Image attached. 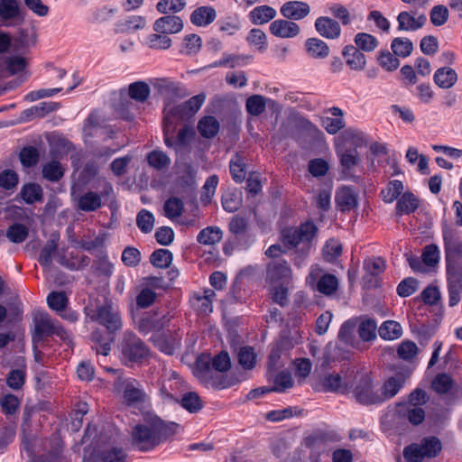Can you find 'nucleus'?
Masks as SVG:
<instances>
[{"label": "nucleus", "mask_w": 462, "mask_h": 462, "mask_svg": "<svg viewBox=\"0 0 462 462\" xmlns=\"http://www.w3.org/2000/svg\"><path fill=\"white\" fill-rule=\"evenodd\" d=\"M237 359L239 365L244 369H253L255 365L256 362V354L254 351V348L251 346H243L239 349L237 353Z\"/></svg>", "instance_id": "nucleus-59"}, {"label": "nucleus", "mask_w": 462, "mask_h": 462, "mask_svg": "<svg viewBox=\"0 0 462 462\" xmlns=\"http://www.w3.org/2000/svg\"><path fill=\"white\" fill-rule=\"evenodd\" d=\"M100 206V196L92 191L87 192L78 199V208L83 211H94Z\"/></svg>", "instance_id": "nucleus-48"}, {"label": "nucleus", "mask_w": 462, "mask_h": 462, "mask_svg": "<svg viewBox=\"0 0 462 462\" xmlns=\"http://www.w3.org/2000/svg\"><path fill=\"white\" fill-rule=\"evenodd\" d=\"M292 276L290 263L283 259H273L266 265L264 279L267 285L291 283Z\"/></svg>", "instance_id": "nucleus-12"}, {"label": "nucleus", "mask_w": 462, "mask_h": 462, "mask_svg": "<svg viewBox=\"0 0 462 462\" xmlns=\"http://www.w3.org/2000/svg\"><path fill=\"white\" fill-rule=\"evenodd\" d=\"M433 79L439 88H449L456 84L457 75L455 69L449 67H442L435 71Z\"/></svg>", "instance_id": "nucleus-34"}, {"label": "nucleus", "mask_w": 462, "mask_h": 462, "mask_svg": "<svg viewBox=\"0 0 462 462\" xmlns=\"http://www.w3.org/2000/svg\"><path fill=\"white\" fill-rule=\"evenodd\" d=\"M84 462H115L116 442L113 433L100 431L92 445L85 449Z\"/></svg>", "instance_id": "nucleus-5"}, {"label": "nucleus", "mask_w": 462, "mask_h": 462, "mask_svg": "<svg viewBox=\"0 0 462 462\" xmlns=\"http://www.w3.org/2000/svg\"><path fill=\"white\" fill-rule=\"evenodd\" d=\"M270 32L279 38H293L300 32V26L289 19H278L271 23L269 26Z\"/></svg>", "instance_id": "nucleus-20"}, {"label": "nucleus", "mask_w": 462, "mask_h": 462, "mask_svg": "<svg viewBox=\"0 0 462 462\" xmlns=\"http://www.w3.org/2000/svg\"><path fill=\"white\" fill-rule=\"evenodd\" d=\"M354 42L357 49L366 52L374 51L379 44L378 40L374 35L366 32L356 33Z\"/></svg>", "instance_id": "nucleus-50"}, {"label": "nucleus", "mask_w": 462, "mask_h": 462, "mask_svg": "<svg viewBox=\"0 0 462 462\" xmlns=\"http://www.w3.org/2000/svg\"><path fill=\"white\" fill-rule=\"evenodd\" d=\"M117 387L123 390L124 400L128 406H136L146 402L147 394L137 380L123 378L117 374Z\"/></svg>", "instance_id": "nucleus-14"}, {"label": "nucleus", "mask_w": 462, "mask_h": 462, "mask_svg": "<svg viewBox=\"0 0 462 462\" xmlns=\"http://www.w3.org/2000/svg\"><path fill=\"white\" fill-rule=\"evenodd\" d=\"M406 376L402 373H398L389 377L383 384L379 393L381 403L394 397L403 387Z\"/></svg>", "instance_id": "nucleus-25"}, {"label": "nucleus", "mask_w": 462, "mask_h": 462, "mask_svg": "<svg viewBox=\"0 0 462 462\" xmlns=\"http://www.w3.org/2000/svg\"><path fill=\"white\" fill-rule=\"evenodd\" d=\"M399 32H416L427 23L428 18L425 14H418L416 10L402 11L396 17Z\"/></svg>", "instance_id": "nucleus-15"}, {"label": "nucleus", "mask_w": 462, "mask_h": 462, "mask_svg": "<svg viewBox=\"0 0 462 462\" xmlns=\"http://www.w3.org/2000/svg\"><path fill=\"white\" fill-rule=\"evenodd\" d=\"M306 282L313 290L325 296L335 294L339 286L337 276L331 273H325L324 270L318 264L310 266Z\"/></svg>", "instance_id": "nucleus-8"}, {"label": "nucleus", "mask_w": 462, "mask_h": 462, "mask_svg": "<svg viewBox=\"0 0 462 462\" xmlns=\"http://www.w3.org/2000/svg\"><path fill=\"white\" fill-rule=\"evenodd\" d=\"M150 87L143 81L131 83L128 87V95L132 99L144 102L150 96Z\"/></svg>", "instance_id": "nucleus-51"}, {"label": "nucleus", "mask_w": 462, "mask_h": 462, "mask_svg": "<svg viewBox=\"0 0 462 462\" xmlns=\"http://www.w3.org/2000/svg\"><path fill=\"white\" fill-rule=\"evenodd\" d=\"M217 12L212 6H199L196 8L190 14V22L199 27H206L215 21Z\"/></svg>", "instance_id": "nucleus-30"}, {"label": "nucleus", "mask_w": 462, "mask_h": 462, "mask_svg": "<svg viewBox=\"0 0 462 462\" xmlns=\"http://www.w3.org/2000/svg\"><path fill=\"white\" fill-rule=\"evenodd\" d=\"M280 12L286 19L296 21L308 16L310 13V7L305 2L289 1L282 5Z\"/></svg>", "instance_id": "nucleus-22"}, {"label": "nucleus", "mask_w": 462, "mask_h": 462, "mask_svg": "<svg viewBox=\"0 0 462 462\" xmlns=\"http://www.w3.org/2000/svg\"><path fill=\"white\" fill-rule=\"evenodd\" d=\"M231 361L227 352L221 351L209 362L199 361L197 364L196 375L207 387L226 388V384L223 376L218 373H224L230 369Z\"/></svg>", "instance_id": "nucleus-3"}, {"label": "nucleus", "mask_w": 462, "mask_h": 462, "mask_svg": "<svg viewBox=\"0 0 462 462\" xmlns=\"http://www.w3.org/2000/svg\"><path fill=\"white\" fill-rule=\"evenodd\" d=\"M33 341H40L44 337L57 335L61 339H67L68 334L64 328L53 320L46 312H36L33 317Z\"/></svg>", "instance_id": "nucleus-9"}, {"label": "nucleus", "mask_w": 462, "mask_h": 462, "mask_svg": "<svg viewBox=\"0 0 462 462\" xmlns=\"http://www.w3.org/2000/svg\"><path fill=\"white\" fill-rule=\"evenodd\" d=\"M186 5V0H160L156 4V10L163 14H176L181 12Z\"/></svg>", "instance_id": "nucleus-52"}, {"label": "nucleus", "mask_w": 462, "mask_h": 462, "mask_svg": "<svg viewBox=\"0 0 462 462\" xmlns=\"http://www.w3.org/2000/svg\"><path fill=\"white\" fill-rule=\"evenodd\" d=\"M315 29L320 36L326 39L335 40L341 34L338 22L328 16L318 17L315 21Z\"/></svg>", "instance_id": "nucleus-21"}, {"label": "nucleus", "mask_w": 462, "mask_h": 462, "mask_svg": "<svg viewBox=\"0 0 462 462\" xmlns=\"http://www.w3.org/2000/svg\"><path fill=\"white\" fill-rule=\"evenodd\" d=\"M453 385L452 377L446 373L439 374L432 381V389L440 394L447 393L452 389Z\"/></svg>", "instance_id": "nucleus-62"}, {"label": "nucleus", "mask_w": 462, "mask_h": 462, "mask_svg": "<svg viewBox=\"0 0 462 462\" xmlns=\"http://www.w3.org/2000/svg\"><path fill=\"white\" fill-rule=\"evenodd\" d=\"M97 321L101 327L93 332L92 339L98 344L97 354L106 356L111 350L110 344L115 339L116 331V318L112 305L103 306L97 310Z\"/></svg>", "instance_id": "nucleus-4"}, {"label": "nucleus", "mask_w": 462, "mask_h": 462, "mask_svg": "<svg viewBox=\"0 0 462 462\" xmlns=\"http://www.w3.org/2000/svg\"><path fill=\"white\" fill-rule=\"evenodd\" d=\"M318 228L311 221L301 224L299 227H288L282 230V236L284 244L297 246L300 243L310 244L316 236Z\"/></svg>", "instance_id": "nucleus-11"}, {"label": "nucleus", "mask_w": 462, "mask_h": 462, "mask_svg": "<svg viewBox=\"0 0 462 462\" xmlns=\"http://www.w3.org/2000/svg\"><path fill=\"white\" fill-rule=\"evenodd\" d=\"M346 65L354 70H363L366 65V58L359 49L353 45H346L342 52Z\"/></svg>", "instance_id": "nucleus-29"}, {"label": "nucleus", "mask_w": 462, "mask_h": 462, "mask_svg": "<svg viewBox=\"0 0 462 462\" xmlns=\"http://www.w3.org/2000/svg\"><path fill=\"white\" fill-rule=\"evenodd\" d=\"M418 199L411 192L402 194L396 204V211L400 215H408L419 208Z\"/></svg>", "instance_id": "nucleus-41"}, {"label": "nucleus", "mask_w": 462, "mask_h": 462, "mask_svg": "<svg viewBox=\"0 0 462 462\" xmlns=\"http://www.w3.org/2000/svg\"><path fill=\"white\" fill-rule=\"evenodd\" d=\"M201 44L202 40L198 34L192 33L186 35L183 40V46L180 51L185 55L196 54L200 51Z\"/></svg>", "instance_id": "nucleus-63"}, {"label": "nucleus", "mask_w": 462, "mask_h": 462, "mask_svg": "<svg viewBox=\"0 0 462 462\" xmlns=\"http://www.w3.org/2000/svg\"><path fill=\"white\" fill-rule=\"evenodd\" d=\"M290 283H280L276 285H268L270 294L273 302L282 307L287 306L289 303L288 285Z\"/></svg>", "instance_id": "nucleus-53"}, {"label": "nucleus", "mask_w": 462, "mask_h": 462, "mask_svg": "<svg viewBox=\"0 0 462 462\" xmlns=\"http://www.w3.org/2000/svg\"><path fill=\"white\" fill-rule=\"evenodd\" d=\"M377 323L374 319H363L358 325V335L363 341H372L376 338Z\"/></svg>", "instance_id": "nucleus-44"}, {"label": "nucleus", "mask_w": 462, "mask_h": 462, "mask_svg": "<svg viewBox=\"0 0 462 462\" xmlns=\"http://www.w3.org/2000/svg\"><path fill=\"white\" fill-rule=\"evenodd\" d=\"M267 100L261 95L250 96L245 102L247 113L253 116H259L265 111Z\"/></svg>", "instance_id": "nucleus-46"}, {"label": "nucleus", "mask_w": 462, "mask_h": 462, "mask_svg": "<svg viewBox=\"0 0 462 462\" xmlns=\"http://www.w3.org/2000/svg\"><path fill=\"white\" fill-rule=\"evenodd\" d=\"M154 216L147 209H142L136 217V225L145 234L152 232L154 226Z\"/></svg>", "instance_id": "nucleus-64"}, {"label": "nucleus", "mask_w": 462, "mask_h": 462, "mask_svg": "<svg viewBox=\"0 0 462 462\" xmlns=\"http://www.w3.org/2000/svg\"><path fill=\"white\" fill-rule=\"evenodd\" d=\"M169 322L170 318L167 316L157 318L155 315L149 314L140 319L137 324V329L143 335H147L150 332H153V334L159 333Z\"/></svg>", "instance_id": "nucleus-23"}, {"label": "nucleus", "mask_w": 462, "mask_h": 462, "mask_svg": "<svg viewBox=\"0 0 462 462\" xmlns=\"http://www.w3.org/2000/svg\"><path fill=\"white\" fill-rule=\"evenodd\" d=\"M340 440V437L334 431H323L318 430L313 432L310 437L307 438V445L309 447H314L317 443H328L337 442Z\"/></svg>", "instance_id": "nucleus-54"}, {"label": "nucleus", "mask_w": 462, "mask_h": 462, "mask_svg": "<svg viewBox=\"0 0 462 462\" xmlns=\"http://www.w3.org/2000/svg\"><path fill=\"white\" fill-rule=\"evenodd\" d=\"M180 404L185 410L191 413L198 412L203 407L200 397L194 392H189L183 394Z\"/></svg>", "instance_id": "nucleus-61"}, {"label": "nucleus", "mask_w": 462, "mask_h": 462, "mask_svg": "<svg viewBox=\"0 0 462 462\" xmlns=\"http://www.w3.org/2000/svg\"><path fill=\"white\" fill-rule=\"evenodd\" d=\"M179 124L178 121L171 118L170 116L164 114L163 117V142L168 148L174 149L177 152L180 148L177 143V140H174V133L176 130V126Z\"/></svg>", "instance_id": "nucleus-35"}, {"label": "nucleus", "mask_w": 462, "mask_h": 462, "mask_svg": "<svg viewBox=\"0 0 462 462\" xmlns=\"http://www.w3.org/2000/svg\"><path fill=\"white\" fill-rule=\"evenodd\" d=\"M184 27L183 21L176 15L165 14L155 20L153 23V31L162 34H175L182 31Z\"/></svg>", "instance_id": "nucleus-19"}, {"label": "nucleus", "mask_w": 462, "mask_h": 462, "mask_svg": "<svg viewBox=\"0 0 462 462\" xmlns=\"http://www.w3.org/2000/svg\"><path fill=\"white\" fill-rule=\"evenodd\" d=\"M379 336L385 340H394L402 335V326L394 320H386L378 328Z\"/></svg>", "instance_id": "nucleus-40"}, {"label": "nucleus", "mask_w": 462, "mask_h": 462, "mask_svg": "<svg viewBox=\"0 0 462 462\" xmlns=\"http://www.w3.org/2000/svg\"><path fill=\"white\" fill-rule=\"evenodd\" d=\"M122 355L130 362L141 363L149 358L151 351L134 333H127L122 343Z\"/></svg>", "instance_id": "nucleus-10"}, {"label": "nucleus", "mask_w": 462, "mask_h": 462, "mask_svg": "<svg viewBox=\"0 0 462 462\" xmlns=\"http://www.w3.org/2000/svg\"><path fill=\"white\" fill-rule=\"evenodd\" d=\"M328 112L333 116H335V118L328 116L324 117L321 120V125L329 134H336L340 130H342L346 125L344 120V112L341 108L337 106L330 107L328 109Z\"/></svg>", "instance_id": "nucleus-26"}, {"label": "nucleus", "mask_w": 462, "mask_h": 462, "mask_svg": "<svg viewBox=\"0 0 462 462\" xmlns=\"http://www.w3.org/2000/svg\"><path fill=\"white\" fill-rule=\"evenodd\" d=\"M447 270L462 269L458 261L462 259V239L456 229L447 222L441 226Z\"/></svg>", "instance_id": "nucleus-6"}, {"label": "nucleus", "mask_w": 462, "mask_h": 462, "mask_svg": "<svg viewBox=\"0 0 462 462\" xmlns=\"http://www.w3.org/2000/svg\"><path fill=\"white\" fill-rule=\"evenodd\" d=\"M20 194L27 204H33L42 199L43 191L39 184L28 183L22 188Z\"/></svg>", "instance_id": "nucleus-45"}, {"label": "nucleus", "mask_w": 462, "mask_h": 462, "mask_svg": "<svg viewBox=\"0 0 462 462\" xmlns=\"http://www.w3.org/2000/svg\"><path fill=\"white\" fill-rule=\"evenodd\" d=\"M37 417L33 409H26L22 424L23 450L32 462H39L49 446L47 440L37 437L40 427V420Z\"/></svg>", "instance_id": "nucleus-2"}, {"label": "nucleus", "mask_w": 462, "mask_h": 462, "mask_svg": "<svg viewBox=\"0 0 462 462\" xmlns=\"http://www.w3.org/2000/svg\"><path fill=\"white\" fill-rule=\"evenodd\" d=\"M293 386L291 374L287 371L279 373L274 378V385L272 389H255L250 392L254 397L269 392L283 393Z\"/></svg>", "instance_id": "nucleus-27"}, {"label": "nucleus", "mask_w": 462, "mask_h": 462, "mask_svg": "<svg viewBox=\"0 0 462 462\" xmlns=\"http://www.w3.org/2000/svg\"><path fill=\"white\" fill-rule=\"evenodd\" d=\"M146 24V20L141 15H130L122 19L117 23V32L129 33L143 29Z\"/></svg>", "instance_id": "nucleus-38"}, {"label": "nucleus", "mask_w": 462, "mask_h": 462, "mask_svg": "<svg viewBox=\"0 0 462 462\" xmlns=\"http://www.w3.org/2000/svg\"><path fill=\"white\" fill-rule=\"evenodd\" d=\"M164 215L171 220L180 217L184 210V204L179 198H170L163 205Z\"/></svg>", "instance_id": "nucleus-49"}, {"label": "nucleus", "mask_w": 462, "mask_h": 462, "mask_svg": "<svg viewBox=\"0 0 462 462\" xmlns=\"http://www.w3.org/2000/svg\"><path fill=\"white\" fill-rule=\"evenodd\" d=\"M206 100L205 94L201 93L190 97L186 102L178 106H167L164 108V114L170 116L179 123L185 118L195 115L202 106Z\"/></svg>", "instance_id": "nucleus-13"}, {"label": "nucleus", "mask_w": 462, "mask_h": 462, "mask_svg": "<svg viewBox=\"0 0 462 462\" xmlns=\"http://www.w3.org/2000/svg\"><path fill=\"white\" fill-rule=\"evenodd\" d=\"M64 174V169L58 161H51L42 167V176L50 181H58Z\"/></svg>", "instance_id": "nucleus-57"}, {"label": "nucleus", "mask_w": 462, "mask_h": 462, "mask_svg": "<svg viewBox=\"0 0 462 462\" xmlns=\"http://www.w3.org/2000/svg\"><path fill=\"white\" fill-rule=\"evenodd\" d=\"M59 236L52 234L50 240L47 242L45 246L42 248L40 256L39 263L46 267H50L52 262V255L56 252L58 247Z\"/></svg>", "instance_id": "nucleus-47"}, {"label": "nucleus", "mask_w": 462, "mask_h": 462, "mask_svg": "<svg viewBox=\"0 0 462 462\" xmlns=\"http://www.w3.org/2000/svg\"><path fill=\"white\" fill-rule=\"evenodd\" d=\"M197 129L203 138L212 139L218 134L220 124L215 116H205L198 122Z\"/></svg>", "instance_id": "nucleus-32"}, {"label": "nucleus", "mask_w": 462, "mask_h": 462, "mask_svg": "<svg viewBox=\"0 0 462 462\" xmlns=\"http://www.w3.org/2000/svg\"><path fill=\"white\" fill-rule=\"evenodd\" d=\"M5 67L2 69L3 77L12 76L25 69L26 61L23 57L14 56L6 59Z\"/></svg>", "instance_id": "nucleus-56"}, {"label": "nucleus", "mask_w": 462, "mask_h": 462, "mask_svg": "<svg viewBox=\"0 0 462 462\" xmlns=\"http://www.w3.org/2000/svg\"><path fill=\"white\" fill-rule=\"evenodd\" d=\"M153 346L166 355H173L180 345V337L176 333L168 331L154 333L150 338Z\"/></svg>", "instance_id": "nucleus-17"}, {"label": "nucleus", "mask_w": 462, "mask_h": 462, "mask_svg": "<svg viewBox=\"0 0 462 462\" xmlns=\"http://www.w3.org/2000/svg\"><path fill=\"white\" fill-rule=\"evenodd\" d=\"M343 172L350 173L361 163V157L356 149L339 148L337 150Z\"/></svg>", "instance_id": "nucleus-28"}, {"label": "nucleus", "mask_w": 462, "mask_h": 462, "mask_svg": "<svg viewBox=\"0 0 462 462\" xmlns=\"http://www.w3.org/2000/svg\"><path fill=\"white\" fill-rule=\"evenodd\" d=\"M391 49L397 57L406 58L413 51L412 42L405 37H396L391 42Z\"/></svg>", "instance_id": "nucleus-43"}, {"label": "nucleus", "mask_w": 462, "mask_h": 462, "mask_svg": "<svg viewBox=\"0 0 462 462\" xmlns=\"http://www.w3.org/2000/svg\"><path fill=\"white\" fill-rule=\"evenodd\" d=\"M222 239V231L217 226H208L202 229L198 236L197 241L205 245H213L220 242Z\"/></svg>", "instance_id": "nucleus-42"}, {"label": "nucleus", "mask_w": 462, "mask_h": 462, "mask_svg": "<svg viewBox=\"0 0 462 462\" xmlns=\"http://www.w3.org/2000/svg\"><path fill=\"white\" fill-rule=\"evenodd\" d=\"M215 296L213 290L206 289L202 293H195L190 299V304L199 315H208L213 310L212 300Z\"/></svg>", "instance_id": "nucleus-24"}, {"label": "nucleus", "mask_w": 462, "mask_h": 462, "mask_svg": "<svg viewBox=\"0 0 462 462\" xmlns=\"http://www.w3.org/2000/svg\"><path fill=\"white\" fill-rule=\"evenodd\" d=\"M448 284V305L457 306L462 297V269L447 270Z\"/></svg>", "instance_id": "nucleus-18"}, {"label": "nucleus", "mask_w": 462, "mask_h": 462, "mask_svg": "<svg viewBox=\"0 0 462 462\" xmlns=\"http://www.w3.org/2000/svg\"><path fill=\"white\" fill-rule=\"evenodd\" d=\"M336 203L341 211H350L358 205L357 195L352 189L344 187L337 192Z\"/></svg>", "instance_id": "nucleus-31"}, {"label": "nucleus", "mask_w": 462, "mask_h": 462, "mask_svg": "<svg viewBox=\"0 0 462 462\" xmlns=\"http://www.w3.org/2000/svg\"><path fill=\"white\" fill-rule=\"evenodd\" d=\"M442 446L436 437L424 438L420 444L412 443L403 448V457L407 462H422L425 457H435Z\"/></svg>", "instance_id": "nucleus-7"}, {"label": "nucleus", "mask_w": 462, "mask_h": 462, "mask_svg": "<svg viewBox=\"0 0 462 462\" xmlns=\"http://www.w3.org/2000/svg\"><path fill=\"white\" fill-rule=\"evenodd\" d=\"M150 262L157 268H167L172 262V254L168 249H157L151 254Z\"/></svg>", "instance_id": "nucleus-58"}, {"label": "nucleus", "mask_w": 462, "mask_h": 462, "mask_svg": "<svg viewBox=\"0 0 462 462\" xmlns=\"http://www.w3.org/2000/svg\"><path fill=\"white\" fill-rule=\"evenodd\" d=\"M402 182L401 180H394L390 181L387 187L381 191V196L384 202L392 203L402 194Z\"/></svg>", "instance_id": "nucleus-55"}, {"label": "nucleus", "mask_w": 462, "mask_h": 462, "mask_svg": "<svg viewBox=\"0 0 462 462\" xmlns=\"http://www.w3.org/2000/svg\"><path fill=\"white\" fill-rule=\"evenodd\" d=\"M356 400L364 405L381 403L380 395L373 390L372 382L368 378H362L353 392Z\"/></svg>", "instance_id": "nucleus-16"}, {"label": "nucleus", "mask_w": 462, "mask_h": 462, "mask_svg": "<svg viewBox=\"0 0 462 462\" xmlns=\"http://www.w3.org/2000/svg\"><path fill=\"white\" fill-rule=\"evenodd\" d=\"M146 160L152 168L157 171L167 169L171 162V158L162 150H153L147 153Z\"/></svg>", "instance_id": "nucleus-39"}, {"label": "nucleus", "mask_w": 462, "mask_h": 462, "mask_svg": "<svg viewBox=\"0 0 462 462\" xmlns=\"http://www.w3.org/2000/svg\"><path fill=\"white\" fill-rule=\"evenodd\" d=\"M448 9L444 5H437L430 12V21L436 27L444 25L448 22Z\"/></svg>", "instance_id": "nucleus-60"}, {"label": "nucleus", "mask_w": 462, "mask_h": 462, "mask_svg": "<svg viewBox=\"0 0 462 462\" xmlns=\"http://www.w3.org/2000/svg\"><path fill=\"white\" fill-rule=\"evenodd\" d=\"M342 138L348 143L352 149H358L367 145L368 137L365 133L357 129V128H347L346 129L342 134Z\"/></svg>", "instance_id": "nucleus-37"}, {"label": "nucleus", "mask_w": 462, "mask_h": 462, "mask_svg": "<svg viewBox=\"0 0 462 462\" xmlns=\"http://www.w3.org/2000/svg\"><path fill=\"white\" fill-rule=\"evenodd\" d=\"M308 54L314 59H325L329 54L328 45L319 38H309L305 42Z\"/></svg>", "instance_id": "nucleus-36"}, {"label": "nucleus", "mask_w": 462, "mask_h": 462, "mask_svg": "<svg viewBox=\"0 0 462 462\" xmlns=\"http://www.w3.org/2000/svg\"><path fill=\"white\" fill-rule=\"evenodd\" d=\"M180 426L175 422H165L157 416L145 423L135 425L131 432L132 446L139 451H150L179 432Z\"/></svg>", "instance_id": "nucleus-1"}, {"label": "nucleus", "mask_w": 462, "mask_h": 462, "mask_svg": "<svg viewBox=\"0 0 462 462\" xmlns=\"http://www.w3.org/2000/svg\"><path fill=\"white\" fill-rule=\"evenodd\" d=\"M277 14L276 10L269 5H259L249 13V19L253 24L262 25L272 21Z\"/></svg>", "instance_id": "nucleus-33"}]
</instances>
